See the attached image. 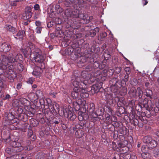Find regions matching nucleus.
Returning <instances> with one entry per match:
<instances>
[{"mask_svg":"<svg viewBox=\"0 0 159 159\" xmlns=\"http://www.w3.org/2000/svg\"><path fill=\"white\" fill-rule=\"evenodd\" d=\"M17 152V153H16L13 156V158H15L16 159H22L24 158V157L23 155L22 154V152Z\"/></svg>","mask_w":159,"mask_h":159,"instance_id":"obj_43","label":"nucleus"},{"mask_svg":"<svg viewBox=\"0 0 159 159\" xmlns=\"http://www.w3.org/2000/svg\"><path fill=\"white\" fill-rule=\"evenodd\" d=\"M36 95L37 97L39 98H42L43 97V93L41 91L39 90H37L36 92Z\"/></svg>","mask_w":159,"mask_h":159,"instance_id":"obj_51","label":"nucleus"},{"mask_svg":"<svg viewBox=\"0 0 159 159\" xmlns=\"http://www.w3.org/2000/svg\"><path fill=\"white\" fill-rule=\"evenodd\" d=\"M120 89V90L119 91V93L121 96H124L126 94L127 91L126 87L121 86Z\"/></svg>","mask_w":159,"mask_h":159,"instance_id":"obj_38","label":"nucleus"},{"mask_svg":"<svg viewBox=\"0 0 159 159\" xmlns=\"http://www.w3.org/2000/svg\"><path fill=\"white\" fill-rule=\"evenodd\" d=\"M110 84H111L110 87L111 91L114 93L119 91L121 86V84L117 82V79L116 78H114L110 80Z\"/></svg>","mask_w":159,"mask_h":159,"instance_id":"obj_15","label":"nucleus"},{"mask_svg":"<svg viewBox=\"0 0 159 159\" xmlns=\"http://www.w3.org/2000/svg\"><path fill=\"white\" fill-rule=\"evenodd\" d=\"M117 118L116 116H112L111 117V121H112L111 122V124L110 123V131L114 130H115V127H118V123L117 122Z\"/></svg>","mask_w":159,"mask_h":159,"instance_id":"obj_25","label":"nucleus"},{"mask_svg":"<svg viewBox=\"0 0 159 159\" xmlns=\"http://www.w3.org/2000/svg\"><path fill=\"white\" fill-rule=\"evenodd\" d=\"M39 103L41 105H43L44 106H45L47 105H48V106L49 105L47 99H43V98H42L39 100ZM48 108V109H47L46 111H45V115L46 117H48L49 116H50V114L52 113L51 112V111L49 110V108Z\"/></svg>","mask_w":159,"mask_h":159,"instance_id":"obj_22","label":"nucleus"},{"mask_svg":"<svg viewBox=\"0 0 159 159\" xmlns=\"http://www.w3.org/2000/svg\"><path fill=\"white\" fill-rule=\"evenodd\" d=\"M80 89L78 88H74L73 91L71 93V96L74 99H80L79 98Z\"/></svg>","mask_w":159,"mask_h":159,"instance_id":"obj_27","label":"nucleus"},{"mask_svg":"<svg viewBox=\"0 0 159 159\" xmlns=\"http://www.w3.org/2000/svg\"><path fill=\"white\" fill-rule=\"evenodd\" d=\"M22 148H23V150H24L25 151V153H24V155H25L27 152L32 150L33 148V146L31 145H26L25 147H23L22 146Z\"/></svg>","mask_w":159,"mask_h":159,"instance_id":"obj_45","label":"nucleus"},{"mask_svg":"<svg viewBox=\"0 0 159 159\" xmlns=\"http://www.w3.org/2000/svg\"><path fill=\"white\" fill-rule=\"evenodd\" d=\"M111 158H113V159H130L131 158V154L129 153L115 154L113 157L111 156Z\"/></svg>","mask_w":159,"mask_h":159,"instance_id":"obj_24","label":"nucleus"},{"mask_svg":"<svg viewBox=\"0 0 159 159\" xmlns=\"http://www.w3.org/2000/svg\"><path fill=\"white\" fill-rule=\"evenodd\" d=\"M95 84H93L91 88V91L92 93H98L100 89L102 88V82H95Z\"/></svg>","mask_w":159,"mask_h":159,"instance_id":"obj_21","label":"nucleus"},{"mask_svg":"<svg viewBox=\"0 0 159 159\" xmlns=\"http://www.w3.org/2000/svg\"><path fill=\"white\" fill-rule=\"evenodd\" d=\"M25 34V31L21 30H20L16 35H14V36L16 39H19L20 40H21Z\"/></svg>","mask_w":159,"mask_h":159,"instance_id":"obj_31","label":"nucleus"},{"mask_svg":"<svg viewBox=\"0 0 159 159\" xmlns=\"http://www.w3.org/2000/svg\"><path fill=\"white\" fill-rule=\"evenodd\" d=\"M85 2L84 0H66L64 4L67 7H70L71 4L72 6L77 5V6L79 7L83 6V4Z\"/></svg>","mask_w":159,"mask_h":159,"instance_id":"obj_18","label":"nucleus"},{"mask_svg":"<svg viewBox=\"0 0 159 159\" xmlns=\"http://www.w3.org/2000/svg\"><path fill=\"white\" fill-rule=\"evenodd\" d=\"M3 75L0 76V88H1L3 87V80L2 79Z\"/></svg>","mask_w":159,"mask_h":159,"instance_id":"obj_60","label":"nucleus"},{"mask_svg":"<svg viewBox=\"0 0 159 159\" xmlns=\"http://www.w3.org/2000/svg\"><path fill=\"white\" fill-rule=\"evenodd\" d=\"M57 94V93L56 92H53L51 91L49 93V95L51 96H52L53 98H55L56 96V95Z\"/></svg>","mask_w":159,"mask_h":159,"instance_id":"obj_64","label":"nucleus"},{"mask_svg":"<svg viewBox=\"0 0 159 159\" xmlns=\"http://www.w3.org/2000/svg\"><path fill=\"white\" fill-rule=\"evenodd\" d=\"M107 36V33L105 32H102L100 34L101 38L103 39Z\"/></svg>","mask_w":159,"mask_h":159,"instance_id":"obj_63","label":"nucleus"},{"mask_svg":"<svg viewBox=\"0 0 159 159\" xmlns=\"http://www.w3.org/2000/svg\"><path fill=\"white\" fill-rule=\"evenodd\" d=\"M0 51L4 52L9 51L11 49V45L9 44L3 43L0 44Z\"/></svg>","mask_w":159,"mask_h":159,"instance_id":"obj_26","label":"nucleus"},{"mask_svg":"<svg viewBox=\"0 0 159 159\" xmlns=\"http://www.w3.org/2000/svg\"><path fill=\"white\" fill-rule=\"evenodd\" d=\"M125 70L126 72V74L129 75L131 72V70L129 67H127L125 69Z\"/></svg>","mask_w":159,"mask_h":159,"instance_id":"obj_61","label":"nucleus"},{"mask_svg":"<svg viewBox=\"0 0 159 159\" xmlns=\"http://www.w3.org/2000/svg\"><path fill=\"white\" fill-rule=\"evenodd\" d=\"M53 123H55V124H57L60 123L61 124H62V121L60 120V118L58 119H54L53 120Z\"/></svg>","mask_w":159,"mask_h":159,"instance_id":"obj_59","label":"nucleus"},{"mask_svg":"<svg viewBox=\"0 0 159 159\" xmlns=\"http://www.w3.org/2000/svg\"><path fill=\"white\" fill-rule=\"evenodd\" d=\"M84 3L83 4V6L79 7L78 6H77V5H74L73 6L74 7V8H76V11L77 12V18H75L78 19H79V18L81 19V20H80L81 21L82 20L83 21L84 20V23H88L89 22V17H88V16L86 14H84L83 13L79 14V11L78 9V7H79V8H80L81 7H84ZM78 6V5H77Z\"/></svg>","mask_w":159,"mask_h":159,"instance_id":"obj_17","label":"nucleus"},{"mask_svg":"<svg viewBox=\"0 0 159 159\" xmlns=\"http://www.w3.org/2000/svg\"><path fill=\"white\" fill-rule=\"evenodd\" d=\"M31 49L29 47H27L22 49L24 56L27 57L29 56L32 60H34L36 62L43 63L46 57L44 55L42 54L41 50L39 48H35L34 51L31 53Z\"/></svg>","mask_w":159,"mask_h":159,"instance_id":"obj_2","label":"nucleus"},{"mask_svg":"<svg viewBox=\"0 0 159 159\" xmlns=\"http://www.w3.org/2000/svg\"><path fill=\"white\" fill-rule=\"evenodd\" d=\"M7 59L5 57V55H2L0 57V76L4 75L6 77L5 72L7 70H9V66L7 62Z\"/></svg>","mask_w":159,"mask_h":159,"instance_id":"obj_8","label":"nucleus"},{"mask_svg":"<svg viewBox=\"0 0 159 159\" xmlns=\"http://www.w3.org/2000/svg\"><path fill=\"white\" fill-rule=\"evenodd\" d=\"M93 66L94 69H97L99 68V69H101L103 68L105 66L103 65V66H101L99 62L98 61H96L93 63Z\"/></svg>","mask_w":159,"mask_h":159,"instance_id":"obj_46","label":"nucleus"},{"mask_svg":"<svg viewBox=\"0 0 159 159\" xmlns=\"http://www.w3.org/2000/svg\"><path fill=\"white\" fill-rule=\"evenodd\" d=\"M114 130L112 131L111 129V130L110 131H111V133H110V134H111V136H113V138L114 140L118 138V134H116L113 131Z\"/></svg>","mask_w":159,"mask_h":159,"instance_id":"obj_54","label":"nucleus"},{"mask_svg":"<svg viewBox=\"0 0 159 159\" xmlns=\"http://www.w3.org/2000/svg\"><path fill=\"white\" fill-rule=\"evenodd\" d=\"M25 12L32 13L31 8L30 7H27L25 8Z\"/></svg>","mask_w":159,"mask_h":159,"instance_id":"obj_62","label":"nucleus"},{"mask_svg":"<svg viewBox=\"0 0 159 159\" xmlns=\"http://www.w3.org/2000/svg\"><path fill=\"white\" fill-rule=\"evenodd\" d=\"M129 129L125 126H122L119 129L120 133L122 134L124 137V135H127L129 133Z\"/></svg>","mask_w":159,"mask_h":159,"instance_id":"obj_37","label":"nucleus"},{"mask_svg":"<svg viewBox=\"0 0 159 159\" xmlns=\"http://www.w3.org/2000/svg\"><path fill=\"white\" fill-rule=\"evenodd\" d=\"M42 27H37L35 29L36 33L37 34H40L42 30Z\"/></svg>","mask_w":159,"mask_h":159,"instance_id":"obj_58","label":"nucleus"},{"mask_svg":"<svg viewBox=\"0 0 159 159\" xmlns=\"http://www.w3.org/2000/svg\"><path fill=\"white\" fill-rule=\"evenodd\" d=\"M143 91L140 87H138L137 88L136 91V98L138 97L139 98H142L143 96Z\"/></svg>","mask_w":159,"mask_h":159,"instance_id":"obj_44","label":"nucleus"},{"mask_svg":"<svg viewBox=\"0 0 159 159\" xmlns=\"http://www.w3.org/2000/svg\"><path fill=\"white\" fill-rule=\"evenodd\" d=\"M121 70V68L120 67H116L115 70L113 71H114L116 73L118 74L120 72Z\"/></svg>","mask_w":159,"mask_h":159,"instance_id":"obj_57","label":"nucleus"},{"mask_svg":"<svg viewBox=\"0 0 159 159\" xmlns=\"http://www.w3.org/2000/svg\"><path fill=\"white\" fill-rule=\"evenodd\" d=\"M27 136L28 138H30V140L32 141H34L36 139V137L33 134L32 130L30 129H28Z\"/></svg>","mask_w":159,"mask_h":159,"instance_id":"obj_34","label":"nucleus"},{"mask_svg":"<svg viewBox=\"0 0 159 159\" xmlns=\"http://www.w3.org/2000/svg\"><path fill=\"white\" fill-rule=\"evenodd\" d=\"M5 121L4 124L5 125H13V127L14 129V125H16L18 124V120L17 118H15V116L10 112H6L5 113Z\"/></svg>","mask_w":159,"mask_h":159,"instance_id":"obj_6","label":"nucleus"},{"mask_svg":"<svg viewBox=\"0 0 159 159\" xmlns=\"http://www.w3.org/2000/svg\"><path fill=\"white\" fill-rule=\"evenodd\" d=\"M32 13L25 12L23 14L21 18L24 20H26L30 18L32 16Z\"/></svg>","mask_w":159,"mask_h":159,"instance_id":"obj_41","label":"nucleus"},{"mask_svg":"<svg viewBox=\"0 0 159 159\" xmlns=\"http://www.w3.org/2000/svg\"><path fill=\"white\" fill-rule=\"evenodd\" d=\"M77 12L76 11V9L74 11H73L70 8L66 9L65 12L64 14L67 17H70L72 19L77 18Z\"/></svg>","mask_w":159,"mask_h":159,"instance_id":"obj_23","label":"nucleus"},{"mask_svg":"<svg viewBox=\"0 0 159 159\" xmlns=\"http://www.w3.org/2000/svg\"><path fill=\"white\" fill-rule=\"evenodd\" d=\"M58 115L64 116L71 120H74L76 117V115L73 113L71 111L68 110L67 109L64 108H61V110L60 108H59L58 116Z\"/></svg>","mask_w":159,"mask_h":159,"instance_id":"obj_11","label":"nucleus"},{"mask_svg":"<svg viewBox=\"0 0 159 159\" xmlns=\"http://www.w3.org/2000/svg\"><path fill=\"white\" fill-rule=\"evenodd\" d=\"M82 101L81 99H78L77 101L73 103V108L75 111H79L80 109V105L81 104Z\"/></svg>","mask_w":159,"mask_h":159,"instance_id":"obj_30","label":"nucleus"},{"mask_svg":"<svg viewBox=\"0 0 159 159\" xmlns=\"http://www.w3.org/2000/svg\"><path fill=\"white\" fill-rule=\"evenodd\" d=\"M73 20H69L66 24V27L67 28H71L74 29L73 32H75L74 36L75 39L80 38L82 36L81 33L82 30L80 29L81 23H82L80 20L75 18L73 19Z\"/></svg>","mask_w":159,"mask_h":159,"instance_id":"obj_3","label":"nucleus"},{"mask_svg":"<svg viewBox=\"0 0 159 159\" xmlns=\"http://www.w3.org/2000/svg\"><path fill=\"white\" fill-rule=\"evenodd\" d=\"M50 155L41 152L37 153L36 156V159H51Z\"/></svg>","mask_w":159,"mask_h":159,"instance_id":"obj_28","label":"nucleus"},{"mask_svg":"<svg viewBox=\"0 0 159 159\" xmlns=\"http://www.w3.org/2000/svg\"><path fill=\"white\" fill-rule=\"evenodd\" d=\"M153 154L156 157L159 156V148H155L153 150Z\"/></svg>","mask_w":159,"mask_h":159,"instance_id":"obj_53","label":"nucleus"},{"mask_svg":"<svg viewBox=\"0 0 159 159\" xmlns=\"http://www.w3.org/2000/svg\"><path fill=\"white\" fill-rule=\"evenodd\" d=\"M141 154V155L142 157L144 159H149L150 157V154L147 152H143L141 153L140 151L139 152V154Z\"/></svg>","mask_w":159,"mask_h":159,"instance_id":"obj_42","label":"nucleus"},{"mask_svg":"<svg viewBox=\"0 0 159 159\" xmlns=\"http://www.w3.org/2000/svg\"><path fill=\"white\" fill-rule=\"evenodd\" d=\"M5 28L8 31L12 33L13 34L16 33L17 32L16 28L10 25H6Z\"/></svg>","mask_w":159,"mask_h":159,"instance_id":"obj_36","label":"nucleus"},{"mask_svg":"<svg viewBox=\"0 0 159 159\" xmlns=\"http://www.w3.org/2000/svg\"><path fill=\"white\" fill-rule=\"evenodd\" d=\"M84 74L83 72L82 74H81V75H74L73 78H75L73 81L72 83L73 85L74 86V88H78L80 89L86 85V81L84 79L86 78L87 76L85 75V76L83 75Z\"/></svg>","mask_w":159,"mask_h":159,"instance_id":"obj_7","label":"nucleus"},{"mask_svg":"<svg viewBox=\"0 0 159 159\" xmlns=\"http://www.w3.org/2000/svg\"><path fill=\"white\" fill-rule=\"evenodd\" d=\"M5 57L7 60V62L9 66V69H10L11 70L12 68L15 70L16 62L21 61L23 59V57L20 54H17L14 57L13 54L11 53L7 56H5Z\"/></svg>","mask_w":159,"mask_h":159,"instance_id":"obj_5","label":"nucleus"},{"mask_svg":"<svg viewBox=\"0 0 159 159\" xmlns=\"http://www.w3.org/2000/svg\"><path fill=\"white\" fill-rule=\"evenodd\" d=\"M119 139L120 141L118 143L119 150L120 152H121V154L125 153L129 150V148L126 146L128 143V141L125 139V137L123 135H120Z\"/></svg>","mask_w":159,"mask_h":159,"instance_id":"obj_10","label":"nucleus"},{"mask_svg":"<svg viewBox=\"0 0 159 159\" xmlns=\"http://www.w3.org/2000/svg\"><path fill=\"white\" fill-rule=\"evenodd\" d=\"M127 114V111L125 108L122 106L119 107L116 111V114L118 116L124 117L126 116L129 119L131 124L134 126H138L139 127L142 128L144 124L147 123V120L143 119L142 116H138L136 113L132 111L130 113L129 116L125 115Z\"/></svg>","mask_w":159,"mask_h":159,"instance_id":"obj_1","label":"nucleus"},{"mask_svg":"<svg viewBox=\"0 0 159 159\" xmlns=\"http://www.w3.org/2000/svg\"><path fill=\"white\" fill-rule=\"evenodd\" d=\"M43 71V70L40 67L36 66L32 72V74L37 77L41 74Z\"/></svg>","mask_w":159,"mask_h":159,"instance_id":"obj_29","label":"nucleus"},{"mask_svg":"<svg viewBox=\"0 0 159 159\" xmlns=\"http://www.w3.org/2000/svg\"><path fill=\"white\" fill-rule=\"evenodd\" d=\"M19 101L23 105H26L28 104L29 101L26 99L24 98H21L19 99Z\"/></svg>","mask_w":159,"mask_h":159,"instance_id":"obj_48","label":"nucleus"},{"mask_svg":"<svg viewBox=\"0 0 159 159\" xmlns=\"http://www.w3.org/2000/svg\"><path fill=\"white\" fill-rule=\"evenodd\" d=\"M135 101L134 100H132L129 102L128 105L131 107L133 108L135 107Z\"/></svg>","mask_w":159,"mask_h":159,"instance_id":"obj_55","label":"nucleus"},{"mask_svg":"<svg viewBox=\"0 0 159 159\" xmlns=\"http://www.w3.org/2000/svg\"><path fill=\"white\" fill-rule=\"evenodd\" d=\"M88 113L89 115H91L93 118H96L100 114H98L96 111L95 108V105L93 103H91L88 106Z\"/></svg>","mask_w":159,"mask_h":159,"instance_id":"obj_19","label":"nucleus"},{"mask_svg":"<svg viewBox=\"0 0 159 159\" xmlns=\"http://www.w3.org/2000/svg\"><path fill=\"white\" fill-rule=\"evenodd\" d=\"M146 95L148 97H149L150 98H151V96L152 95V91L148 88L146 89Z\"/></svg>","mask_w":159,"mask_h":159,"instance_id":"obj_50","label":"nucleus"},{"mask_svg":"<svg viewBox=\"0 0 159 159\" xmlns=\"http://www.w3.org/2000/svg\"><path fill=\"white\" fill-rule=\"evenodd\" d=\"M55 9L57 13H61L63 11V9L58 4H56L55 6Z\"/></svg>","mask_w":159,"mask_h":159,"instance_id":"obj_47","label":"nucleus"},{"mask_svg":"<svg viewBox=\"0 0 159 159\" xmlns=\"http://www.w3.org/2000/svg\"><path fill=\"white\" fill-rule=\"evenodd\" d=\"M16 69L14 70L13 69H9V70H7L5 72L6 76L11 82L14 81V79L17 76L16 70H17L19 72H21L23 70V65L19 63H16Z\"/></svg>","mask_w":159,"mask_h":159,"instance_id":"obj_4","label":"nucleus"},{"mask_svg":"<svg viewBox=\"0 0 159 159\" xmlns=\"http://www.w3.org/2000/svg\"><path fill=\"white\" fill-rule=\"evenodd\" d=\"M49 108L52 114L54 115L58 116L59 113V105L57 103L54 102L50 104L49 105Z\"/></svg>","mask_w":159,"mask_h":159,"instance_id":"obj_20","label":"nucleus"},{"mask_svg":"<svg viewBox=\"0 0 159 159\" xmlns=\"http://www.w3.org/2000/svg\"><path fill=\"white\" fill-rule=\"evenodd\" d=\"M149 100L145 98L143 100H141L139 101L138 105L135 107L136 110L139 112L142 113L145 110H148L149 108L148 105Z\"/></svg>","mask_w":159,"mask_h":159,"instance_id":"obj_12","label":"nucleus"},{"mask_svg":"<svg viewBox=\"0 0 159 159\" xmlns=\"http://www.w3.org/2000/svg\"><path fill=\"white\" fill-rule=\"evenodd\" d=\"M25 0H9L12 6H16L17 2L24 1Z\"/></svg>","mask_w":159,"mask_h":159,"instance_id":"obj_49","label":"nucleus"},{"mask_svg":"<svg viewBox=\"0 0 159 159\" xmlns=\"http://www.w3.org/2000/svg\"><path fill=\"white\" fill-rule=\"evenodd\" d=\"M23 148L22 147H21L20 148L17 149L16 148H10L11 152L9 153V155L13 157L14 155L17 153V152H21L23 150Z\"/></svg>","mask_w":159,"mask_h":159,"instance_id":"obj_35","label":"nucleus"},{"mask_svg":"<svg viewBox=\"0 0 159 159\" xmlns=\"http://www.w3.org/2000/svg\"><path fill=\"white\" fill-rule=\"evenodd\" d=\"M105 75H103L100 70H97L93 74V77L90 80L92 83L95 82H102L106 80Z\"/></svg>","mask_w":159,"mask_h":159,"instance_id":"obj_14","label":"nucleus"},{"mask_svg":"<svg viewBox=\"0 0 159 159\" xmlns=\"http://www.w3.org/2000/svg\"><path fill=\"white\" fill-rule=\"evenodd\" d=\"M149 149L148 145L146 146L143 145L141 148V151L143 152H146L147 149Z\"/></svg>","mask_w":159,"mask_h":159,"instance_id":"obj_56","label":"nucleus"},{"mask_svg":"<svg viewBox=\"0 0 159 159\" xmlns=\"http://www.w3.org/2000/svg\"><path fill=\"white\" fill-rule=\"evenodd\" d=\"M143 141L144 143L147 144L148 148L150 149H152L155 148L157 144V142L152 139L151 137L150 136H145L143 138Z\"/></svg>","mask_w":159,"mask_h":159,"instance_id":"obj_16","label":"nucleus"},{"mask_svg":"<svg viewBox=\"0 0 159 159\" xmlns=\"http://www.w3.org/2000/svg\"><path fill=\"white\" fill-rule=\"evenodd\" d=\"M128 93L131 98H136V91L134 88L131 89Z\"/></svg>","mask_w":159,"mask_h":159,"instance_id":"obj_40","label":"nucleus"},{"mask_svg":"<svg viewBox=\"0 0 159 159\" xmlns=\"http://www.w3.org/2000/svg\"><path fill=\"white\" fill-rule=\"evenodd\" d=\"M118 58L117 56H114L112 57V61L114 65H117L118 62Z\"/></svg>","mask_w":159,"mask_h":159,"instance_id":"obj_52","label":"nucleus"},{"mask_svg":"<svg viewBox=\"0 0 159 159\" xmlns=\"http://www.w3.org/2000/svg\"><path fill=\"white\" fill-rule=\"evenodd\" d=\"M95 49V47L92 46L90 49H87V52H89L87 54L84 56H80V63H84L85 62L88 61L89 62L92 63L94 61V59L91 53L94 52Z\"/></svg>","mask_w":159,"mask_h":159,"instance_id":"obj_9","label":"nucleus"},{"mask_svg":"<svg viewBox=\"0 0 159 159\" xmlns=\"http://www.w3.org/2000/svg\"><path fill=\"white\" fill-rule=\"evenodd\" d=\"M10 143V145L13 148H16L17 149L20 148L21 147H22V146L21 145L19 141L11 140Z\"/></svg>","mask_w":159,"mask_h":159,"instance_id":"obj_33","label":"nucleus"},{"mask_svg":"<svg viewBox=\"0 0 159 159\" xmlns=\"http://www.w3.org/2000/svg\"><path fill=\"white\" fill-rule=\"evenodd\" d=\"M84 42V40L81 39L80 41H78L77 42L73 44L72 46L70 47L69 49L70 51L72 53H74L75 55L77 57H80V53L81 52V48L80 46L81 45L80 44V42Z\"/></svg>","mask_w":159,"mask_h":159,"instance_id":"obj_13","label":"nucleus"},{"mask_svg":"<svg viewBox=\"0 0 159 159\" xmlns=\"http://www.w3.org/2000/svg\"><path fill=\"white\" fill-rule=\"evenodd\" d=\"M159 108L157 107H152L150 110H149V112H150L151 116H157L158 117L159 116Z\"/></svg>","mask_w":159,"mask_h":159,"instance_id":"obj_32","label":"nucleus"},{"mask_svg":"<svg viewBox=\"0 0 159 159\" xmlns=\"http://www.w3.org/2000/svg\"><path fill=\"white\" fill-rule=\"evenodd\" d=\"M80 96L82 98H86L89 97V94L86 90L82 89L81 90Z\"/></svg>","mask_w":159,"mask_h":159,"instance_id":"obj_39","label":"nucleus"}]
</instances>
